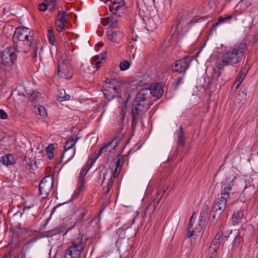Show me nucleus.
<instances>
[{"label":"nucleus","instance_id":"680f3d73","mask_svg":"<svg viewBox=\"0 0 258 258\" xmlns=\"http://www.w3.org/2000/svg\"><path fill=\"white\" fill-rule=\"evenodd\" d=\"M68 203V202H64L63 203H61V204H58V205H57L56 206H55L51 210V214H53L55 210L59 207H60V206L62 205H64L65 204H67Z\"/></svg>","mask_w":258,"mask_h":258},{"label":"nucleus","instance_id":"ddd939ff","mask_svg":"<svg viewBox=\"0 0 258 258\" xmlns=\"http://www.w3.org/2000/svg\"><path fill=\"white\" fill-rule=\"evenodd\" d=\"M109 176L108 181H112V183L114 181L116 175H113V170L111 168H107L105 166H103L101 169L99 170V179L102 178L101 181V185L103 186L105 180L107 176Z\"/></svg>","mask_w":258,"mask_h":258},{"label":"nucleus","instance_id":"412c9836","mask_svg":"<svg viewBox=\"0 0 258 258\" xmlns=\"http://www.w3.org/2000/svg\"><path fill=\"white\" fill-rule=\"evenodd\" d=\"M204 226H201L199 223L195 228L191 231H187L186 237L190 238L192 236H202L203 233Z\"/></svg>","mask_w":258,"mask_h":258},{"label":"nucleus","instance_id":"603ef678","mask_svg":"<svg viewBox=\"0 0 258 258\" xmlns=\"http://www.w3.org/2000/svg\"><path fill=\"white\" fill-rule=\"evenodd\" d=\"M54 150V147L53 144H49L45 149V151L47 153L53 152Z\"/></svg>","mask_w":258,"mask_h":258},{"label":"nucleus","instance_id":"cd10ccee","mask_svg":"<svg viewBox=\"0 0 258 258\" xmlns=\"http://www.w3.org/2000/svg\"><path fill=\"white\" fill-rule=\"evenodd\" d=\"M233 236L232 238L234 239L232 241V246L234 248H237L240 244L241 237L240 236V231L238 230H234Z\"/></svg>","mask_w":258,"mask_h":258},{"label":"nucleus","instance_id":"2f4dec72","mask_svg":"<svg viewBox=\"0 0 258 258\" xmlns=\"http://www.w3.org/2000/svg\"><path fill=\"white\" fill-rule=\"evenodd\" d=\"M245 74L244 73H243L242 71H240L238 73V74L236 78L235 81V85H236V87H235L236 89H237L239 87V86L242 83L243 79L245 77Z\"/></svg>","mask_w":258,"mask_h":258},{"label":"nucleus","instance_id":"09e8293b","mask_svg":"<svg viewBox=\"0 0 258 258\" xmlns=\"http://www.w3.org/2000/svg\"><path fill=\"white\" fill-rule=\"evenodd\" d=\"M31 48L33 50L32 52V56L33 57H36L37 56V50L38 49L37 42L35 43L34 47H31Z\"/></svg>","mask_w":258,"mask_h":258},{"label":"nucleus","instance_id":"423d86ee","mask_svg":"<svg viewBox=\"0 0 258 258\" xmlns=\"http://www.w3.org/2000/svg\"><path fill=\"white\" fill-rule=\"evenodd\" d=\"M109 84L110 86L105 87L102 90L105 98L108 101L112 100L116 96L121 98L120 87L119 85L112 86L111 82H109Z\"/></svg>","mask_w":258,"mask_h":258},{"label":"nucleus","instance_id":"7c9ffc66","mask_svg":"<svg viewBox=\"0 0 258 258\" xmlns=\"http://www.w3.org/2000/svg\"><path fill=\"white\" fill-rule=\"evenodd\" d=\"M123 7L122 4L119 5L115 7L113 6H109V9L110 12L112 13L111 15L115 16V15L118 17L121 16V13L119 12L120 9Z\"/></svg>","mask_w":258,"mask_h":258},{"label":"nucleus","instance_id":"473e14b6","mask_svg":"<svg viewBox=\"0 0 258 258\" xmlns=\"http://www.w3.org/2000/svg\"><path fill=\"white\" fill-rule=\"evenodd\" d=\"M59 101H63L69 100L70 98V96L66 93L64 89H61L59 91L58 95Z\"/></svg>","mask_w":258,"mask_h":258},{"label":"nucleus","instance_id":"9b49d317","mask_svg":"<svg viewBox=\"0 0 258 258\" xmlns=\"http://www.w3.org/2000/svg\"><path fill=\"white\" fill-rule=\"evenodd\" d=\"M68 20L66 18V12L62 11H59L55 21V25L58 32H61L66 28L69 29L68 27H66L65 26V23Z\"/></svg>","mask_w":258,"mask_h":258},{"label":"nucleus","instance_id":"ea45409f","mask_svg":"<svg viewBox=\"0 0 258 258\" xmlns=\"http://www.w3.org/2000/svg\"><path fill=\"white\" fill-rule=\"evenodd\" d=\"M40 93L36 91H33L30 94L29 99L31 101L34 102L40 95Z\"/></svg>","mask_w":258,"mask_h":258},{"label":"nucleus","instance_id":"a211bd4d","mask_svg":"<svg viewBox=\"0 0 258 258\" xmlns=\"http://www.w3.org/2000/svg\"><path fill=\"white\" fill-rule=\"evenodd\" d=\"M29 28L25 27H19L16 29L13 39L14 41H24L25 35Z\"/></svg>","mask_w":258,"mask_h":258},{"label":"nucleus","instance_id":"c03bdc74","mask_svg":"<svg viewBox=\"0 0 258 258\" xmlns=\"http://www.w3.org/2000/svg\"><path fill=\"white\" fill-rule=\"evenodd\" d=\"M86 183L85 179H78L77 187L79 190H83Z\"/></svg>","mask_w":258,"mask_h":258},{"label":"nucleus","instance_id":"393cba45","mask_svg":"<svg viewBox=\"0 0 258 258\" xmlns=\"http://www.w3.org/2000/svg\"><path fill=\"white\" fill-rule=\"evenodd\" d=\"M1 162L7 166L11 165L15 163L16 160L11 154H8L1 157Z\"/></svg>","mask_w":258,"mask_h":258},{"label":"nucleus","instance_id":"a878e982","mask_svg":"<svg viewBox=\"0 0 258 258\" xmlns=\"http://www.w3.org/2000/svg\"><path fill=\"white\" fill-rule=\"evenodd\" d=\"M247 1V0L240 1L235 8L234 13H237L238 14H241L249 6Z\"/></svg>","mask_w":258,"mask_h":258},{"label":"nucleus","instance_id":"a19ab883","mask_svg":"<svg viewBox=\"0 0 258 258\" xmlns=\"http://www.w3.org/2000/svg\"><path fill=\"white\" fill-rule=\"evenodd\" d=\"M103 184H104V183ZM112 181L109 182L108 181L106 185L103 184V186H102L103 187L104 190H105V193L106 195H107L109 192L112 186Z\"/></svg>","mask_w":258,"mask_h":258},{"label":"nucleus","instance_id":"338daca9","mask_svg":"<svg viewBox=\"0 0 258 258\" xmlns=\"http://www.w3.org/2000/svg\"><path fill=\"white\" fill-rule=\"evenodd\" d=\"M48 158L49 159L51 160L54 158V153L53 152L48 153Z\"/></svg>","mask_w":258,"mask_h":258},{"label":"nucleus","instance_id":"a18cd8bd","mask_svg":"<svg viewBox=\"0 0 258 258\" xmlns=\"http://www.w3.org/2000/svg\"><path fill=\"white\" fill-rule=\"evenodd\" d=\"M208 210H209L208 206L206 205H205L203 207L200 215L203 216V217L204 216V217H207V215H208Z\"/></svg>","mask_w":258,"mask_h":258},{"label":"nucleus","instance_id":"bb28decb","mask_svg":"<svg viewBox=\"0 0 258 258\" xmlns=\"http://www.w3.org/2000/svg\"><path fill=\"white\" fill-rule=\"evenodd\" d=\"M106 57L105 53H102L98 55L95 56L92 58V64L95 65V67L98 70L100 68V63L102 60L104 59Z\"/></svg>","mask_w":258,"mask_h":258},{"label":"nucleus","instance_id":"6ab92c4d","mask_svg":"<svg viewBox=\"0 0 258 258\" xmlns=\"http://www.w3.org/2000/svg\"><path fill=\"white\" fill-rule=\"evenodd\" d=\"M161 191H157L156 194V197L153 199V201L151 203L147 209V211H148V213L149 214L153 213L156 207L161 200Z\"/></svg>","mask_w":258,"mask_h":258},{"label":"nucleus","instance_id":"4be33fe9","mask_svg":"<svg viewBox=\"0 0 258 258\" xmlns=\"http://www.w3.org/2000/svg\"><path fill=\"white\" fill-rule=\"evenodd\" d=\"M223 239V232L219 231L213 239L212 244L209 247H213L218 250L220 244V240Z\"/></svg>","mask_w":258,"mask_h":258},{"label":"nucleus","instance_id":"f03ea898","mask_svg":"<svg viewBox=\"0 0 258 258\" xmlns=\"http://www.w3.org/2000/svg\"><path fill=\"white\" fill-rule=\"evenodd\" d=\"M236 176L232 178L227 177L224 182L222 184L220 194H219L215 203L212 207V212L214 213L219 212L222 213L226 206L227 200L230 198V193L232 190V187L234 185V180Z\"/></svg>","mask_w":258,"mask_h":258},{"label":"nucleus","instance_id":"69168bd1","mask_svg":"<svg viewBox=\"0 0 258 258\" xmlns=\"http://www.w3.org/2000/svg\"><path fill=\"white\" fill-rule=\"evenodd\" d=\"M86 210L85 209H83L80 213L81 218L82 219H83L84 218V217L86 215Z\"/></svg>","mask_w":258,"mask_h":258},{"label":"nucleus","instance_id":"de8ad7c7","mask_svg":"<svg viewBox=\"0 0 258 258\" xmlns=\"http://www.w3.org/2000/svg\"><path fill=\"white\" fill-rule=\"evenodd\" d=\"M81 191H82V190H79L78 188H77L76 189V190L74 191V194H73L72 198L69 201H67V202H68V203L71 202L73 200H75V199H77L80 194V192Z\"/></svg>","mask_w":258,"mask_h":258},{"label":"nucleus","instance_id":"e2e57ef3","mask_svg":"<svg viewBox=\"0 0 258 258\" xmlns=\"http://www.w3.org/2000/svg\"><path fill=\"white\" fill-rule=\"evenodd\" d=\"M58 227V231L59 232V234H61L64 232V231L66 230L65 226H59Z\"/></svg>","mask_w":258,"mask_h":258},{"label":"nucleus","instance_id":"5701e85b","mask_svg":"<svg viewBox=\"0 0 258 258\" xmlns=\"http://www.w3.org/2000/svg\"><path fill=\"white\" fill-rule=\"evenodd\" d=\"M136 218L137 216L132 218L130 221L124 224L121 228L118 229V230L116 232V234L118 236V239L119 238H124V237H120V234H124V230H127L132 226V225L135 223Z\"/></svg>","mask_w":258,"mask_h":258},{"label":"nucleus","instance_id":"7ed1b4c3","mask_svg":"<svg viewBox=\"0 0 258 258\" xmlns=\"http://www.w3.org/2000/svg\"><path fill=\"white\" fill-rule=\"evenodd\" d=\"M83 241V236L79 234L76 239L72 241V245L65 249L64 258H80L86 247Z\"/></svg>","mask_w":258,"mask_h":258},{"label":"nucleus","instance_id":"49530a36","mask_svg":"<svg viewBox=\"0 0 258 258\" xmlns=\"http://www.w3.org/2000/svg\"><path fill=\"white\" fill-rule=\"evenodd\" d=\"M35 240L34 239H32L31 240L28 241L25 245V246L23 247L22 250L27 253V252L30 248V245Z\"/></svg>","mask_w":258,"mask_h":258},{"label":"nucleus","instance_id":"b1692460","mask_svg":"<svg viewBox=\"0 0 258 258\" xmlns=\"http://www.w3.org/2000/svg\"><path fill=\"white\" fill-rule=\"evenodd\" d=\"M244 216V210L241 208L239 210H234L233 211L231 220L234 225L237 223L238 220H241Z\"/></svg>","mask_w":258,"mask_h":258},{"label":"nucleus","instance_id":"1a4fd4ad","mask_svg":"<svg viewBox=\"0 0 258 258\" xmlns=\"http://www.w3.org/2000/svg\"><path fill=\"white\" fill-rule=\"evenodd\" d=\"M49 176L43 178L39 184V195L42 198L45 199L48 196L50 190L52 187L53 177L51 178V182H47V178H49Z\"/></svg>","mask_w":258,"mask_h":258},{"label":"nucleus","instance_id":"dca6fc26","mask_svg":"<svg viewBox=\"0 0 258 258\" xmlns=\"http://www.w3.org/2000/svg\"><path fill=\"white\" fill-rule=\"evenodd\" d=\"M123 33L120 31H107V39L116 44H119L123 38Z\"/></svg>","mask_w":258,"mask_h":258},{"label":"nucleus","instance_id":"f257e3e1","mask_svg":"<svg viewBox=\"0 0 258 258\" xmlns=\"http://www.w3.org/2000/svg\"><path fill=\"white\" fill-rule=\"evenodd\" d=\"M246 47V43L242 41L219 54L215 63V68L213 69L212 80L214 83L217 84L223 82L222 75L224 67L241 62Z\"/></svg>","mask_w":258,"mask_h":258},{"label":"nucleus","instance_id":"72a5a7b5","mask_svg":"<svg viewBox=\"0 0 258 258\" xmlns=\"http://www.w3.org/2000/svg\"><path fill=\"white\" fill-rule=\"evenodd\" d=\"M35 112L36 114L44 117L46 115V109L42 106H38L35 109Z\"/></svg>","mask_w":258,"mask_h":258},{"label":"nucleus","instance_id":"9d476101","mask_svg":"<svg viewBox=\"0 0 258 258\" xmlns=\"http://www.w3.org/2000/svg\"><path fill=\"white\" fill-rule=\"evenodd\" d=\"M79 139V138L77 137V135L74 134V135H72L68 140L66 142L65 146H64V151L62 153H61L60 155L61 159L60 161H58V163H60L62 161V159L63 158L64 155L66 153H67L69 150L72 151V155L70 157V159L72 158L75 153V149L72 148V147H73L77 142L78 141Z\"/></svg>","mask_w":258,"mask_h":258},{"label":"nucleus","instance_id":"5fc2aeb1","mask_svg":"<svg viewBox=\"0 0 258 258\" xmlns=\"http://www.w3.org/2000/svg\"><path fill=\"white\" fill-rule=\"evenodd\" d=\"M118 158L117 161L116 163V168H117L119 166L120 163H121V164L123 163V162L124 161V156L118 155Z\"/></svg>","mask_w":258,"mask_h":258},{"label":"nucleus","instance_id":"864d4df0","mask_svg":"<svg viewBox=\"0 0 258 258\" xmlns=\"http://www.w3.org/2000/svg\"><path fill=\"white\" fill-rule=\"evenodd\" d=\"M8 117V114L5 111L4 109H0V119H6Z\"/></svg>","mask_w":258,"mask_h":258},{"label":"nucleus","instance_id":"aec40b11","mask_svg":"<svg viewBox=\"0 0 258 258\" xmlns=\"http://www.w3.org/2000/svg\"><path fill=\"white\" fill-rule=\"evenodd\" d=\"M176 133L177 137V145L178 147L184 146L185 143V139L183 131V128L181 126H180L179 130L176 131ZM178 150V148L176 149V152H177Z\"/></svg>","mask_w":258,"mask_h":258},{"label":"nucleus","instance_id":"3c124183","mask_svg":"<svg viewBox=\"0 0 258 258\" xmlns=\"http://www.w3.org/2000/svg\"><path fill=\"white\" fill-rule=\"evenodd\" d=\"M47 5L44 3H42L38 5V9L39 11L44 12L47 10Z\"/></svg>","mask_w":258,"mask_h":258},{"label":"nucleus","instance_id":"2eb2a0df","mask_svg":"<svg viewBox=\"0 0 258 258\" xmlns=\"http://www.w3.org/2000/svg\"><path fill=\"white\" fill-rule=\"evenodd\" d=\"M120 142V139L117 138H114L111 141L106 144L103 147H102L98 151V153L96 154V158H98L101 156L103 153L108 151L110 152L112 150L115 149L117 146L118 143Z\"/></svg>","mask_w":258,"mask_h":258},{"label":"nucleus","instance_id":"4d7b16f0","mask_svg":"<svg viewBox=\"0 0 258 258\" xmlns=\"http://www.w3.org/2000/svg\"><path fill=\"white\" fill-rule=\"evenodd\" d=\"M207 217L200 216L199 217V224L201 226H205Z\"/></svg>","mask_w":258,"mask_h":258},{"label":"nucleus","instance_id":"c756f323","mask_svg":"<svg viewBox=\"0 0 258 258\" xmlns=\"http://www.w3.org/2000/svg\"><path fill=\"white\" fill-rule=\"evenodd\" d=\"M232 17L233 16L232 15H227V16H225V17H220L218 19V21L217 22L214 23L213 24V26H212L213 29H214L218 25H219L222 23L229 22L231 20Z\"/></svg>","mask_w":258,"mask_h":258},{"label":"nucleus","instance_id":"c85d7f7f","mask_svg":"<svg viewBox=\"0 0 258 258\" xmlns=\"http://www.w3.org/2000/svg\"><path fill=\"white\" fill-rule=\"evenodd\" d=\"M24 41L27 42V43H31V45L34 46L35 43L37 41L34 39V33L33 31L27 30L26 34L25 35Z\"/></svg>","mask_w":258,"mask_h":258},{"label":"nucleus","instance_id":"0eeeda50","mask_svg":"<svg viewBox=\"0 0 258 258\" xmlns=\"http://www.w3.org/2000/svg\"><path fill=\"white\" fill-rule=\"evenodd\" d=\"M2 63L6 67L12 66L17 59V55L13 49L8 47L5 48L2 54Z\"/></svg>","mask_w":258,"mask_h":258},{"label":"nucleus","instance_id":"6e6552de","mask_svg":"<svg viewBox=\"0 0 258 258\" xmlns=\"http://www.w3.org/2000/svg\"><path fill=\"white\" fill-rule=\"evenodd\" d=\"M149 92V89L147 88L141 89L137 94L134 103L140 104V105L144 104L146 106L150 107L151 104L150 101V96Z\"/></svg>","mask_w":258,"mask_h":258},{"label":"nucleus","instance_id":"39448f33","mask_svg":"<svg viewBox=\"0 0 258 258\" xmlns=\"http://www.w3.org/2000/svg\"><path fill=\"white\" fill-rule=\"evenodd\" d=\"M150 107L146 106L144 104L140 105L133 103L132 107V127L135 128L139 118H142L144 113Z\"/></svg>","mask_w":258,"mask_h":258},{"label":"nucleus","instance_id":"58836bf2","mask_svg":"<svg viewBox=\"0 0 258 258\" xmlns=\"http://www.w3.org/2000/svg\"><path fill=\"white\" fill-rule=\"evenodd\" d=\"M48 37L49 42L51 44H52V45L54 44V42L55 41V37L54 36V34H53V31H52V30L51 28L50 29H49L48 30Z\"/></svg>","mask_w":258,"mask_h":258},{"label":"nucleus","instance_id":"f3484780","mask_svg":"<svg viewBox=\"0 0 258 258\" xmlns=\"http://www.w3.org/2000/svg\"><path fill=\"white\" fill-rule=\"evenodd\" d=\"M149 90V94L157 99L160 98L163 95L164 90L161 83H156L151 86Z\"/></svg>","mask_w":258,"mask_h":258},{"label":"nucleus","instance_id":"4c0bfd02","mask_svg":"<svg viewBox=\"0 0 258 258\" xmlns=\"http://www.w3.org/2000/svg\"><path fill=\"white\" fill-rule=\"evenodd\" d=\"M130 66V62L127 60H123L119 64V68L121 71H124L127 70Z\"/></svg>","mask_w":258,"mask_h":258},{"label":"nucleus","instance_id":"e433bc0d","mask_svg":"<svg viewBox=\"0 0 258 258\" xmlns=\"http://www.w3.org/2000/svg\"><path fill=\"white\" fill-rule=\"evenodd\" d=\"M217 249L213 248V247H209L208 249L207 258H214L217 255Z\"/></svg>","mask_w":258,"mask_h":258},{"label":"nucleus","instance_id":"8fccbe9b","mask_svg":"<svg viewBox=\"0 0 258 258\" xmlns=\"http://www.w3.org/2000/svg\"><path fill=\"white\" fill-rule=\"evenodd\" d=\"M234 230H230L227 231V234L225 233V235H223V239H225L226 240H227L231 236V237L233 236Z\"/></svg>","mask_w":258,"mask_h":258},{"label":"nucleus","instance_id":"4468645a","mask_svg":"<svg viewBox=\"0 0 258 258\" xmlns=\"http://www.w3.org/2000/svg\"><path fill=\"white\" fill-rule=\"evenodd\" d=\"M31 44L24 41H14V47L17 52L27 53L29 52L31 47H34Z\"/></svg>","mask_w":258,"mask_h":258},{"label":"nucleus","instance_id":"37998d69","mask_svg":"<svg viewBox=\"0 0 258 258\" xmlns=\"http://www.w3.org/2000/svg\"><path fill=\"white\" fill-rule=\"evenodd\" d=\"M88 171L89 170L87 169H86L85 167H83V168L81 169L80 171L78 179H85V177Z\"/></svg>","mask_w":258,"mask_h":258},{"label":"nucleus","instance_id":"0e129e2a","mask_svg":"<svg viewBox=\"0 0 258 258\" xmlns=\"http://www.w3.org/2000/svg\"><path fill=\"white\" fill-rule=\"evenodd\" d=\"M26 252L21 250L20 252V258H26Z\"/></svg>","mask_w":258,"mask_h":258},{"label":"nucleus","instance_id":"6e6d98bb","mask_svg":"<svg viewBox=\"0 0 258 258\" xmlns=\"http://www.w3.org/2000/svg\"><path fill=\"white\" fill-rule=\"evenodd\" d=\"M30 209V207H25L23 209V211L22 212L21 211H18L17 213H16L14 215H20V217H22V215L23 214H24L25 212H26L27 211H29Z\"/></svg>","mask_w":258,"mask_h":258},{"label":"nucleus","instance_id":"774afa93","mask_svg":"<svg viewBox=\"0 0 258 258\" xmlns=\"http://www.w3.org/2000/svg\"><path fill=\"white\" fill-rule=\"evenodd\" d=\"M117 168L116 167H115V169H114V170L113 171V175H116V176H118V173H117Z\"/></svg>","mask_w":258,"mask_h":258},{"label":"nucleus","instance_id":"f8f14e48","mask_svg":"<svg viewBox=\"0 0 258 258\" xmlns=\"http://www.w3.org/2000/svg\"><path fill=\"white\" fill-rule=\"evenodd\" d=\"M58 75L66 79H70L73 77V73L70 70L69 67L64 61L57 65Z\"/></svg>","mask_w":258,"mask_h":258},{"label":"nucleus","instance_id":"20e7f679","mask_svg":"<svg viewBox=\"0 0 258 258\" xmlns=\"http://www.w3.org/2000/svg\"><path fill=\"white\" fill-rule=\"evenodd\" d=\"M191 60L190 57L186 56L175 61L170 67V69L175 73L184 74L189 67Z\"/></svg>","mask_w":258,"mask_h":258},{"label":"nucleus","instance_id":"13d9d810","mask_svg":"<svg viewBox=\"0 0 258 258\" xmlns=\"http://www.w3.org/2000/svg\"><path fill=\"white\" fill-rule=\"evenodd\" d=\"M49 233L51 236L55 235L56 234H60L59 232L58 231V226L50 230L49 231Z\"/></svg>","mask_w":258,"mask_h":258},{"label":"nucleus","instance_id":"052dcab7","mask_svg":"<svg viewBox=\"0 0 258 258\" xmlns=\"http://www.w3.org/2000/svg\"><path fill=\"white\" fill-rule=\"evenodd\" d=\"M194 214H195V213H194L192 214V215L190 218V219L189 220L187 231H191L190 229L192 228V223L191 222V221H192V219Z\"/></svg>","mask_w":258,"mask_h":258},{"label":"nucleus","instance_id":"79ce46f5","mask_svg":"<svg viewBox=\"0 0 258 258\" xmlns=\"http://www.w3.org/2000/svg\"><path fill=\"white\" fill-rule=\"evenodd\" d=\"M111 19H112V15H110V16L106 18H101L102 24L104 26H106L108 25H109Z\"/></svg>","mask_w":258,"mask_h":258},{"label":"nucleus","instance_id":"c9c22d12","mask_svg":"<svg viewBox=\"0 0 258 258\" xmlns=\"http://www.w3.org/2000/svg\"><path fill=\"white\" fill-rule=\"evenodd\" d=\"M96 155L95 156V157L94 158H89L85 164V165L84 166V167H85L86 169H87L88 170H90V169L92 167V166L94 164L96 159Z\"/></svg>","mask_w":258,"mask_h":258},{"label":"nucleus","instance_id":"f704fd0d","mask_svg":"<svg viewBox=\"0 0 258 258\" xmlns=\"http://www.w3.org/2000/svg\"><path fill=\"white\" fill-rule=\"evenodd\" d=\"M118 27V20L115 16L112 15V19L110 21V25L109 27L111 29L117 28Z\"/></svg>","mask_w":258,"mask_h":258},{"label":"nucleus","instance_id":"bf43d9fd","mask_svg":"<svg viewBox=\"0 0 258 258\" xmlns=\"http://www.w3.org/2000/svg\"><path fill=\"white\" fill-rule=\"evenodd\" d=\"M183 79V77H179L176 79V89L181 84V82Z\"/></svg>","mask_w":258,"mask_h":258}]
</instances>
